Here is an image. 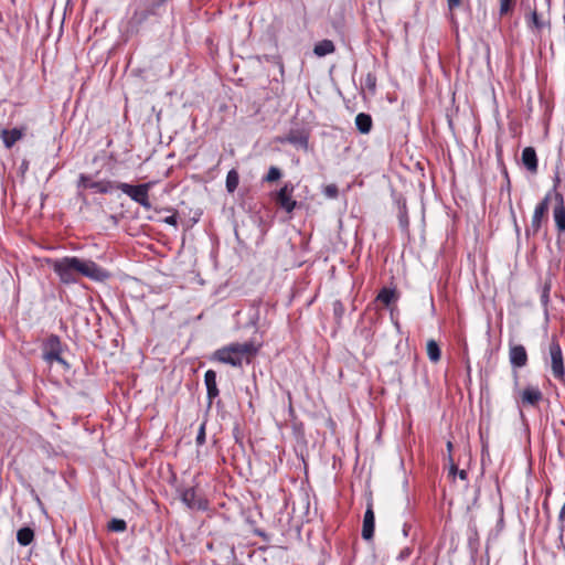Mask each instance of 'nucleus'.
Instances as JSON below:
<instances>
[{
	"mask_svg": "<svg viewBox=\"0 0 565 565\" xmlns=\"http://www.w3.org/2000/svg\"><path fill=\"white\" fill-rule=\"evenodd\" d=\"M258 351L259 347L253 341L234 342L216 350L213 360L234 367H242L244 364H249Z\"/></svg>",
	"mask_w": 565,
	"mask_h": 565,
	"instance_id": "nucleus-1",
	"label": "nucleus"
},
{
	"mask_svg": "<svg viewBox=\"0 0 565 565\" xmlns=\"http://www.w3.org/2000/svg\"><path fill=\"white\" fill-rule=\"evenodd\" d=\"M154 184V181H149L137 185L119 182L118 190L128 195L134 202L138 203L145 210H151L152 204L149 199V191L153 188Z\"/></svg>",
	"mask_w": 565,
	"mask_h": 565,
	"instance_id": "nucleus-2",
	"label": "nucleus"
},
{
	"mask_svg": "<svg viewBox=\"0 0 565 565\" xmlns=\"http://www.w3.org/2000/svg\"><path fill=\"white\" fill-rule=\"evenodd\" d=\"M74 257L75 273L77 276L87 277L94 281H105L109 278V273L98 266L95 262L90 259H83L78 257Z\"/></svg>",
	"mask_w": 565,
	"mask_h": 565,
	"instance_id": "nucleus-3",
	"label": "nucleus"
},
{
	"mask_svg": "<svg viewBox=\"0 0 565 565\" xmlns=\"http://www.w3.org/2000/svg\"><path fill=\"white\" fill-rule=\"evenodd\" d=\"M74 257H63L61 259H55L52 263V268L54 273L60 277V280L63 284L70 285L75 284L77 281L76 273H75V265H74Z\"/></svg>",
	"mask_w": 565,
	"mask_h": 565,
	"instance_id": "nucleus-4",
	"label": "nucleus"
},
{
	"mask_svg": "<svg viewBox=\"0 0 565 565\" xmlns=\"http://www.w3.org/2000/svg\"><path fill=\"white\" fill-rule=\"evenodd\" d=\"M118 183L110 180L93 181L87 174L82 173L77 181L78 189H90L95 193L108 194L118 189Z\"/></svg>",
	"mask_w": 565,
	"mask_h": 565,
	"instance_id": "nucleus-5",
	"label": "nucleus"
},
{
	"mask_svg": "<svg viewBox=\"0 0 565 565\" xmlns=\"http://www.w3.org/2000/svg\"><path fill=\"white\" fill-rule=\"evenodd\" d=\"M548 353L551 359V370L553 376L558 381L565 380V367H564V359L561 345L556 338H553Z\"/></svg>",
	"mask_w": 565,
	"mask_h": 565,
	"instance_id": "nucleus-6",
	"label": "nucleus"
},
{
	"mask_svg": "<svg viewBox=\"0 0 565 565\" xmlns=\"http://www.w3.org/2000/svg\"><path fill=\"white\" fill-rule=\"evenodd\" d=\"M43 359L49 363H52L55 361L57 363L66 365V362L61 356V341H60L58 337L51 335L46 340V342L44 344Z\"/></svg>",
	"mask_w": 565,
	"mask_h": 565,
	"instance_id": "nucleus-7",
	"label": "nucleus"
},
{
	"mask_svg": "<svg viewBox=\"0 0 565 565\" xmlns=\"http://www.w3.org/2000/svg\"><path fill=\"white\" fill-rule=\"evenodd\" d=\"M295 190V186L292 183L287 182L284 184V186L277 192L276 195V202L277 204L285 210L286 212L290 213L295 210L297 202L292 199V192Z\"/></svg>",
	"mask_w": 565,
	"mask_h": 565,
	"instance_id": "nucleus-8",
	"label": "nucleus"
},
{
	"mask_svg": "<svg viewBox=\"0 0 565 565\" xmlns=\"http://www.w3.org/2000/svg\"><path fill=\"white\" fill-rule=\"evenodd\" d=\"M548 204H550V195H546L535 207L532 221H531V227L526 231L529 234L530 231H532L533 234H536L541 228V223L543 217L546 215L548 211Z\"/></svg>",
	"mask_w": 565,
	"mask_h": 565,
	"instance_id": "nucleus-9",
	"label": "nucleus"
},
{
	"mask_svg": "<svg viewBox=\"0 0 565 565\" xmlns=\"http://www.w3.org/2000/svg\"><path fill=\"white\" fill-rule=\"evenodd\" d=\"M543 399V394L537 386L529 385L520 392V401L522 405L537 406Z\"/></svg>",
	"mask_w": 565,
	"mask_h": 565,
	"instance_id": "nucleus-10",
	"label": "nucleus"
},
{
	"mask_svg": "<svg viewBox=\"0 0 565 565\" xmlns=\"http://www.w3.org/2000/svg\"><path fill=\"white\" fill-rule=\"evenodd\" d=\"M181 500L191 509L204 510L206 509V502L196 494L194 488L184 489L181 493Z\"/></svg>",
	"mask_w": 565,
	"mask_h": 565,
	"instance_id": "nucleus-11",
	"label": "nucleus"
},
{
	"mask_svg": "<svg viewBox=\"0 0 565 565\" xmlns=\"http://www.w3.org/2000/svg\"><path fill=\"white\" fill-rule=\"evenodd\" d=\"M510 363L515 369L524 367L527 363V353L523 345L515 344L509 351Z\"/></svg>",
	"mask_w": 565,
	"mask_h": 565,
	"instance_id": "nucleus-12",
	"label": "nucleus"
},
{
	"mask_svg": "<svg viewBox=\"0 0 565 565\" xmlns=\"http://www.w3.org/2000/svg\"><path fill=\"white\" fill-rule=\"evenodd\" d=\"M374 525H375V516L372 503L367 504L366 511L364 513L363 526H362V537L366 541L371 540L374 535Z\"/></svg>",
	"mask_w": 565,
	"mask_h": 565,
	"instance_id": "nucleus-13",
	"label": "nucleus"
},
{
	"mask_svg": "<svg viewBox=\"0 0 565 565\" xmlns=\"http://www.w3.org/2000/svg\"><path fill=\"white\" fill-rule=\"evenodd\" d=\"M24 128H13L11 130L3 129L0 134L6 148L10 149L14 143L21 140L24 136Z\"/></svg>",
	"mask_w": 565,
	"mask_h": 565,
	"instance_id": "nucleus-14",
	"label": "nucleus"
},
{
	"mask_svg": "<svg viewBox=\"0 0 565 565\" xmlns=\"http://www.w3.org/2000/svg\"><path fill=\"white\" fill-rule=\"evenodd\" d=\"M522 163L531 173L537 172V157L534 148L526 147L523 149Z\"/></svg>",
	"mask_w": 565,
	"mask_h": 565,
	"instance_id": "nucleus-15",
	"label": "nucleus"
},
{
	"mask_svg": "<svg viewBox=\"0 0 565 565\" xmlns=\"http://www.w3.org/2000/svg\"><path fill=\"white\" fill-rule=\"evenodd\" d=\"M204 382L206 385L207 397L210 402L218 395V388L216 385V373L213 370L205 372Z\"/></svg>",
	"mask_w": 565,
	"mask_h": 565,
	"instance_id": "nucleus-16",
	"label": "nucleus"
},
{
	"mask_svg": "<svg viewBox=\"0 0 565 565\" xmlns=\"http://www.w3.org/2000/svg\"><path fill=\"white\" fill-rule=\"evenodd\" d=\"M556 199L558 200V204L554 209V220L557 228L562 232L565 231V206L564 200L561 194H556Z\"/></svg>",
	"mask_w": 565,
	"mask_h": 565,
	"instance_id": "nucleus-17",
	"label": "nucleus"
},
{
	"mask_svg": "<svg viewBox=\"0 0 565 565\" xmlns=\"http://www.w3.org/2000/svg\"><path fill=\"white\" fill-rule=\"evenodd\" d=\"M372 117L369 114L360 113L355 117V126L361 134H369L372 129Z\"/></svg>",
	"mask_w": 565,
	"mask_h": 565,
	"instance_id": "nucleus-18",
	"label": "nucleus"
},
{
	"mask_svg": "<svg viewBox=\"0 0 565 565\" xmlns=\"http://www.w3.org/2000/svg\"><path fill=\"white\" fill-rule=\"evenodd\" d=\"M335 46L331 40H322L318 42L313 47V53L318 56H326L333 53Z\"/></svg>",
	"mask_w": 565,
	"mask_h": 565,
	"instance_id": "nucleus-19",
	"label": "nucleus"
},
{
	"mask_svg": "<svg viewBox=\"0 0 565 565\" xmlns=\"http://www.w3.org/2000/svg\"><path fill=\"white\" fill-rule=\"evenodd\" d=\"M33 540H34V531L29 526H24V527L20 529L17 533V541L22 546L30 545L33 542Z\"/></svg>",
	"mask_w": 565,
	"mask_h": 565,
	"instance_id": "nucleus-20",
	"label": "nucleus"
},
{
	"mask_svg": "<svg viewBox=\"0 0 565 565\" xmlns=\"http://www.w3.org/2000/svg\"><path fill=\"white\" fill-rule=\"evenodd\" d=\"M426 351L431 362L436 363L440 360L441 351L438 343L435 340L431 339L427 342Z\"/></svg>",
	"mask_w": 565,
	"mask_h": 565,
	"instance_id": "nucleus-21",
	"label": "nucleus"
},
{
	"mask_svg": "<svg viewBox=\"0 0 565 565\" xmlns=\"http://www.w3.org/2000/svg\"><path fill=\"white\" fill-rule=\"evenodd\" d=\"M238 182H239L238 172L234 169L230 170L226 175V190L230 193H233L237 189Z\"/></svg>",
	"mask_w": 565,
	"mask_h": 565,
	"instance_id": "nucleus-22",
	"label": "nucleus"
},
{
	"mask_svg": "<svg viewBox=\"0 0 565 565\" xmlns=\"http://www.w3.org/2000/svg\"><path fill=\"white\" fill-rule=\"evenodd\" d=\"M395 298H396V295L393 289L383 288L379 292L376 300L381 301L385 306H388L393 300H395Z\"/></svg>",
	"mask_w": 565,
	"mask_h": 565,
	"instance_id": "nucleus-23",
	"label": "nucleus"
},
{
	"mask_svg": "<svg viewBox=\"0 0 565 565\" xmlns=\"http://www.w3.org/2000/svg\"><path fill=\"white\" fill-rule=\"evenodd\" d=\"M126 529V521L121 519H111L108 523V530L111 532H124Z\"/></svg>",
	"mask_w": 565,
	"mask_h": 565,
	"instance_id": "nucleus-24",
	"label": "nucleus"
},
{
	"mask_svg": "<svg viewBox=\"0 0 565 565\" xmlns=\"http://www.w3.org/2000/svg\"><path fill=\"white\" fill-rule=\"evenodd\" d=\"M280 178H281L280 169L273 166L269 168V170H268L267 174L264 177L263 181L271 183V182L279 180Z\"/></svg>",
	"mask_w": 565,
	"mask_h": 565,
	"instance_id": "nucleus-25",
	"label": "nucleus"
},
{
	"mask_svg": "<svg viewBox=\"0 0 565 565\" xmlns=\"http://www.w3.org/2000/svg\"><path fill=\"white\" fill-rule=\"evenodd\" d=\"M332 309H333V315H334V319L337 320V323H340V321L344 315V311H345L343 303L340 300H334L332 303Z\"/></svg>",
	"mask_w": 565,
	"mask_h": 565,
	"instance_id": "nucleus-26",
	"label": "nucleus"
},
{
	"mask_svg": "<svg viewBox=\"0 0 565 565\" xmlns=\"http://www.w3.org/2000/svg\"><path fill=\"white\" fill-rule=\"evenodd\" d=\"M286 140L288 142H290V143L300 145V146H303V147H307V145H308L307 137L301 136V135L290 134V135H288Z\"/></svg>",
	"mask_w": 565,
	"mask_h": 565,
	"instance_id": "nucleus-27",
	"label": "nucleus"
},
{
	"mask_svg": "<svg viewBox=\"0 0 565 565\" xmlns=\"http://www.w3.org/2000/svg\"><path fill=\"white\" fill-rule=\"evenodd\" d=\"M323 193L329 199H335L339 194V190L335 184H328L324 186Z\"/></svg>",
	"mask_w": 565,
	"mask_h": 565,
	"instance_id": "nucleus-28",
	"label": "nucleus"
},
{
	"mask_svg": "<svg viewBox=\"0 0 565 565\" xmlns=\"http://www.w3.org/2000/svg\"><path fill=\"white\" fill-rule=\"evenodd\" d=\"M205 426H206V420H204L200 425V428H199V431L196 435V439H195L198 446H202L205 443Z\"/></svg>",
	"mask_w": 565,
	"mask_h": 565,
	"instance_id": "nucleus-29",
	"label": "nucleus"
},
{
	"mask_svg": "<svg viewBox=\"0 0 565 565\" xmlns=\"http://www.w3.org/2000/svg\"><path fill=\"white\" fill-rule=\"evenodd\" d=\"M513 7V0H500V14H508Z\"/></svg>",
	"mask_w": 565,
	"mask_h": 565,
	"instance_id": "nucleus-30",
	"label": "nucleus"
},
{
	"mask_svg": "<svg viewBox=\"0 0 565 565\" xmlns=\"http://www.w3.org/2000/svg\"><path fill=\"white\" fill-rule=\"evenodd\" d=\"M448 461H449V473L451 476H457V472H458V467L457 465L454 462V458H452V455H449L448 456Z\"/></svg>",
	"mask_w": 565,
	"mask_h": 565,
	"instance_id": "nucleus-31",
	"label": "nucleus"
},
{
	"mask_svg": "<svg viewBox=\"0 0 565 565\" xmlns=\"http://www.w3.org/2000/svg\"><path fill=\"white\" fill-rule=\"evenodd\" d=\"M531 20H532V23L534 24V26L536 29H541L543 26V22L540 20L539 14H537L536 11H533L531 13Z\"/></svg>",
	"mask_w": 565,
	"mask_h": 565,
	"instance_id": "nucleus-32",
	"label": "nucleus"
},
{
	"mask_svg": "<svg viewBox=\"0 0 565 565\" xmlns=\"http://www.w3.org/2000/svg\"><path fill=\"white\" fill-rule=\"evenodd\" d=\"M461 4V0H447V6L449 8V10H455L457 8H459Z\"/></svg>",
	"mask_w": 565,
	"mask_h": 565,
	"instance_id": "nucleus-33",
	"label": "nucleus"
},
{
	"mask_svg": "<svg viewBox=\"0 0 565 565\" xmlns=\"http://www.w3.org/2000/svg\"><path fill=\"white\" fill-rule=\"evenodd\" d=\"M366 84H367V86H369L370 88H372V89H373V88L375 87V77H374V76H372L371 74H369V75L366 76Z\"/></svg>",
	"mask_w": 565,
	"mask_h": 565,
	"instance_id": "nucleus-34",
	"label": "nucleus"
},
{
	"mask_svg": "<svg viewBox=\"0 0 565 565\" xmlns=\"http://www.w3.org/2000/svg\"><path fill=\"white\" fill-rule=\"evenodd\" d=\"M458 477L461 479V480H466L467 477H468V473L466 470H458L457 472Z\"/></svg>",
	"mask_w": 565,
	"mask_h": 565,
	"instance_id": "nucleus-35",
	"label": "nucleus"
},
{
	"mask_svg": "<svg viewBox=\"0 0 565 565\" xmlns=\"http://www.w3.org/2000/svg\"><path fill=\"white\" fill-rule=\"evenodd\" d=\"M503 523V508L502 505H500V519H499V524L501 525Z\"/></svg>",
	"mask_w": 565,
	"mask_h": 565,
	"instance_id": "nucleus-36",
	"label": "nucleus"
},
{
	"mask_svg": "<svg viewBox=\"0 0 565 565\" xmlns=\"http://www.w3.org/2000/svg\"><path fill=\"white\" fill-rule=\"evenodd\" d=\"M447 450H448V456L451 455V450H452V443L451 441H447Z\"/></svg>",
	"mask_w": 565,
	"mask_h": 565,
	"instance_id": "nucleus-37",
	"label": "nucleus"
},
{
	"mask_svg": "<svg viewBox=\"0 0 565 565\" xmlns=\"http://www.w3.org/2000/svg\"><path fill=\"white\" fill-rule=\"evenodd\" d=\"M167 222L170 223V224H174L175 223V221H174V218L172 216L168 217Z\"/></svg>",
	"mask_w": 565,
	"mask_h": 565,
	"instance_id": "nucleus-38",
	"label": "nucleus"
},
{
	"mask_svg": "<svg viewBox=\"0 0 565 565\" xmlns=\"http://www.w3.org/2000/svg\"><path fill=\"white\" fill-rule=\"evenodd\" d=\"M408 554H409V552H408V551H404V552H402L401 557H402V558H404V557H405V556H407Z\"/></svg>",
	"mask_w": 565,
	"mask_h": 565,
	"instance_id": "nucleus-39",
	"label": "nucleus"
},
{
	"mask_svg": "<svg viewBox=\"0 0 565 565\" xmlns=\"http://www.w3.org/2000/svg\"><path fill=\"white\" fill-rule=\"evenodd\" d=\"M404 535H405V536L407 535V530H406V527H404Z\"/></svg>",
	"mask_w": 565,
	"mask_h": 565,
	"instance_id": "nucleus-40",
	"label": "nucleus"
}]
</instances>
